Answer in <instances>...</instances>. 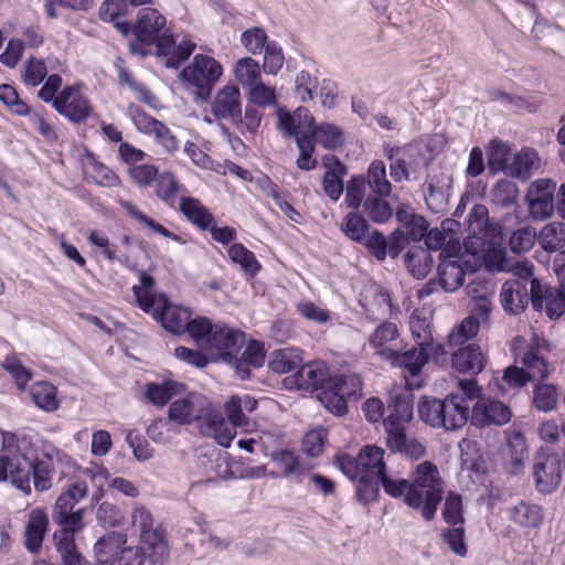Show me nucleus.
Returning a JSON list of instances; mask_svg holds the SVG:
<instances>
[{
	"mask_svg": "<svg viewBox=\"0 0 565 565\" xmlns=\"http://www.w3.org/2000/svg\"><path fill=\"white\" fill-rule=\"evenodd\" d=\"M491 194L495 205L508 209L516 204L519 189L514 182L501 179L493 185Z\"/></svg>",
	"mask_w": 565,
	"mask_h": 565,
	"instance_id": "09e8293b",
	"label": "nucleus"
},
{
	"mask_svg": "<svg viewBox=\"0 0 565 565\" xmlns=\"http://www.w3.org/2000/svg\"><path fill=\"white\" fill-rule=\"evenodd\" d=\"M205 397L201 394L191 393L183 398L171 403L168 411V422L178 425H189L192 422H199L202 417Z\"/></svg>",
	"mask_w": 565,
	"mask_h": 565,
	"instance_id": "aec40b11",
	"label": "nucleus"
},
{
	"mask_svg": "<svg viewBox=\"0 0 565 565\" xmlns=\"http://www.w3.org/2000/svg\"><path fill=\"white\" fill-rule=\"evenodd\" d=\"M311 135L327 150H335L344 143L343 130L333 124L322 122Z\"/></svg>",
	"mask_w": 565,
	"mask_h": 565,
	"instance_id": "a18cd8bd",
	"label": "nucleus"
},
{
	"mask_svg": "<svg viewBox=\"0 0 565 565\" xmlns=\"http://www.w3.org/2000/svg\"><path fill=\"white\" fill-rule=\"evenodd\" d=\"M317 399L333 415L343 416L348 413V402L329 386L317 394Z\"/></svg>",
	"mask_w": 565,
	"mask_h": 565,
	"instance_id": "e2e57ef3",
	"label": "nucleus"
},
{
	"mask_svg": "<svg viewBox=\"0 0 565 565\" xmlns=\"http://www.w3.org/2000/svg\"><path fill=\"white\" fill-rule=\"evenodd\" d=\"M211 111L217 119H231L233 124H242L241 92L237 85L228 84L217 92Z\"/></svg>",
	"mask_w": 565,
	"mask_h": 565,
	"instance_id": "f3484780",
	"label": "nucleus"
},
{
	"mask_svg": "<svg viewBox=\"0 0 565 565\" xmlns=\"http://www.w3.org/2000/svg\"><path fill=\"white\" fill-rule=\"evenodd\" d=\"M234 73L237 81L248 87L260 82L259 63L252 57L239 58L235 64Z\"/></svg>",
	"mask_w": 565,
	"mask_h": 565,
	"instance_id": "603ef678",
	"label": "nucleus"
},
{
	"mask_svg": "<svg viewBox=\"0 0 565 565\" xmlns=\"http://www.w3.org/2000/svg\"><path fill=\"white\" fill-rule=\"evenodd\" d=\"M500 302L508 315L522 313L529 303V290L523 281H505L500 291Z\"/></svg>",
	"mask_w": 565,
	"mask_h": 565,
	"instance_id": "b1692460",
	"label": "nucleus"
},
{
	"mask_svg": "<svg viewBox=\"0 0 565 565\" xmlns=\"http://www.w3.org/2000/svg\"><path fill=\"white\" fill-rule=\"evenodd\" d=\"M451 363L459 373L476 375L484 369L487 360L479 345L468 344L452 354Z\"/></svg>",
	"mask_w": 565,
	"mask_h": 565,
	"instance_id": "393cba45",
	"label": "nucleus"
},
{
	"mask_svg": "<svg viewBox=\"0 0 565 565\" xmlns=\"http://www.w3.org/2000/svg\"><path fill=\"white\" fill-rule=\"evenodd\" d=\"M355 481V499L359 503L367 507L379 501L381 482L376 477L362 473Z\"/></svg>",
	"mask_w": 565,
	"mask_h": 565,
	"instance_id": "37998d69",
	"label": "nucleus"
},
{
	"mask_svg": "<svg viewBox=\"0 0 565 565\" xmlns=\"http://www.w3.org/2000/svg\"><path fill=\"white\" fill-rule=\"evenodd\" d=\"M179 210L189 222L201 231L210 228L215 220L210 210L196 198L181 196Z\"/></svg>",
	"mask_w": 565,
	"mask_h": 565,
	"instance_id": "a878e982",
	"label": "nucleus"
},
{
	"mask_svg": "<svg viewBox=\"0 0 565 565\" xmlns=\"http://www.w3.org/2000/svg\"><path fill=\"white\" fill-rule=\"evenodd\" d=\"M215 324L207 317H196L189 319L184 333L188 332L196 342L204 341L207 343Z\"/></svg>",
	"mask_w": 565,
	"mask_h": 565,
	"instance_id": "69168bd1",
	"label": "nucleus"
},
{
	"mask_svg": "<svg viewBox=\"0 0 565 565\" xmlns=\"http://www.w3.org/2000/svg\"><path fill=\"white\" fill-rule=\"evenodd\" d=\"M62 565H90L78 552L75 539L54 542Z\"/></svg>",
	"mask_w": 565,
	"mask_h": 565,
	"instance_id": "bf43d9fd",
	"label": "nucleus"
},
{
	"mask_svg": "<svg viewBox=\"0 0 565 565\" xmlns=\"http://www.w3.org/2000/svg\"><path fill=\"white\" fill-rule=\"evenodd\" d=\"M446 404L445 417L447 420L451 422V418H456L458 416L461 417L455 426L446 428V430H457L465 426L467 422L470 419L469 415V405L466 403V398L458 393H450L445 398L441 399Z\"/></svg>",
	"mask_w": 565,
	"mask_h": 565,
	"instance_id": "ea45409f",
	"label": "nucleus"
},
{
	"mask_svg": "<svg viewBox=\"0 0 565 565\" xmlns=\"http://www.w3.org/2000/svg\"><path fill=\"white\" fill-rule=\"evenodd\" d=\"M127 536L120 532H110L102 536L94 545L98 565H141V547L127 546Z\"/></svg>",
	"mask_w": 565,
	"mask_h": 565,
	"instance_id": "39448f33",
	"label": "nucleus"
},
{
	"mask_svg": "<svg viewBox=\"0 0 565 565\" xmlns=\"http://www.w3.org/2000/svg\"><path fill=\"white\" fill-rule=\"evenodd\" d=\"M222 72L221 63L214 57L196 54L192 64L179 73V77L196 88L195 98L198 100L207 103Z\"/></svg>",
	"mask_w": 565,
	"mask_h": 565,
	"instance_id": "20e7f679",
	"label": "nucleus"
},
{
	"mask_svg": "<svg viewBox=\"0 0 565 565\" xmlns=\"http://www.w3.org/2000/svg\"><path fill=\"white\" fill-rule=\"evenodd\" d=\"M555 188V182L550 179H540L530 185L525 200L533 218L545 220L553 214Z\"/></svg>",
	"mask_w": 565,
	"mask_h": 565,
	"instance_id": "9d476101",
	"label": "nucleus"
},
{
	"mask_svg": "<svg viewBox=\"0 0 565 565\" xmlns=\"http://www.w3.org/2000/svg\"><path fill=\"white\" fill-rule=\"evenodd\" d=\"M199 423V428L202 435L214 437L217 444L222 447H230L233 440L227 422L220 411L211 407V403L205 399L203 405L202 417Z\"/></svg>",
	"mask_w": 565,
	"mask_h": 565,
	"instance_id": "6ab92c4d",
	"label": "nucleus"
},
{
	"mask_svg": "<svg viewBox=\"0 0 565 565\" xmlns=\"http://www.w3.org/2000/svg\"><path fill=\"white\" fill-rule=\"evenodd\" d=\"M511 519L522 527H539L544 519L543 509L537 504L521 501L511 509Z\"/></svg>",
	"mask_w": 565,
	"mask_h": 565,
	"instance_id": "58836bf2",
	"label": "nucleus"
},
{
	"mask_svg": "<svg viewBox=\"0 0 565 565\" xmlns=\"http://www.w3.org/2000/svg\"><path fill=\"white\" fill-rule=\"evenodd\" d=\"M53 108L75 124L86 120L90 115L88 100L75 86L63 88L53 100Z\"/></svg>",
	"mask_w": 565,
	"mask_h": 565,
	"instance_id": "f8f14e48",
	"label": "nucleus"
},
{
	"mask_svg": "<svg viewBox=\"0 0 565 565\" xmlns=\"http://www.w3.org/2000/svg\"><path fill=\"white\" fill-rule=\"evenodd\" d=\"M413 397V385L406 381L403 390L391 394V403L388 404V407H394V414H391L385 418L384 424L391 419L394 423L399 424H402V422H411L414 415Z\"/></svg>",
	"mask_w": 565,
	"mask_h": 565,
	"instance_id": "bb28decb",
	"label": "nucleus"
},
{
	"mask_svg": "<svg viewBox=\"0 0 565 565\" xmlns=\"http://www.w3.org/2000/svg\"><path fill=\"white\" fill-rule=\"evenodd\" d=\"M244 342V332L224 323H215V328L207 341V347L215 350L217 360L227 364L232 356L237 354Z\"/></svg>",
	"mask_w": 565,
	"mask_h": 565,
	"instance_id": "2eb2a0df",
	"label": "nucleus"
},
{
	"mask_svg": "<svg viewBox=\"0 0 565 565\" xmlns=\"http://www.w3.org/2000/svg\"><path fill=\"white\" fill-rule=\"evenodd\" d=\"M365 177L362 174L353 175L347 184L345 203L352 211H358L365 200Z\"/></svg>",
	"mask_w": 565,
	"mask_h": 565,
	"instance_id": "6e6d98bb",
	"label": "nucleus"
},
{
	"mask_svg": "<svg viewBox=\"0 0 565 565\" xmlns=\"http://www.w3.org/2000/svg\"><path fill=\"white\" fill-rule=\"evenodd\" d=\"M152 183H156L157 196L170 205H172L180 191H185L184 185L180 184L171 172H161L159 168L153 164H143V186H148Z\"/></svg>",
	"mask_w": 565,
	"mask_h": 565,
	"instance_id": "dca6fc26",
	"label": "nucleus"
},
{
	"mask_svg": "<svg viewBox=\"0 0 565 565\" xmlns=\"http://www.w3.org/2000/svg\"><path fill=\"white\" fill-rule=\"evenodd\" d=\"M228 256L234 263L239 264L250 277H255L262 268L254 253L241 243H235L230 247Z\"/></svg>",
	"mask_w": 565,
	"mask_h": 565,
	"instance_id": "8fccbe9b",
	"label": "nucleus"
},
{
	"mask_svg": "<svg viewBox=\"0 0 565 565\" xmlns=\"http://www.w3.org/2000/svg\"><path fill=\"white\" fill-rule=\"evenodd\" d=\"M185 388V384L173 380H166L162 383L150 382L146 386L143 397L156 406H164L174 396L181 395Z\"/></svg>",
	"mask_w": 565,
	"mask_h": 565,
	"instance_id": "c85d7f7f",
	"label": "nucleus"
},
{
	"mask_svg": "<svg viewBox=\"0 0 565 565\" xmlns=\"http://www.w3.org/2000/svg\"><path fill=\"white\" fill-rule=\"evenodd\" d=\"M128 2L132 7L141 6V0H105L99 7V18L105 22H113L127 13Z\"/></svg>",
	"mask_w": 565,
	"mask_h": 565,
	"instance_id": "13d9d810",
	"label": "nucleus"
},
{
	"mask_svg": "<svg viewBox=\"0 0 565 565\" xmlns=\"http://www.w3.org/2000/svg\"><path fill=\"white\" fill-rule=\"evenodd\" d=\"M507 467L512 475L519 473L529 458V447L526 439L520 430H513L508 434L507 439Z\"/></svg>",
	"mask_w": 565,
	"mask_h": 565,
	"instance_id": "cd10ccee",
	"label": "nucleus"
},
{
	"mask_svg": "<svg viewBox=\"0 0 565 565\" xmlns=\"http://www.w3.org/2000/svg\"><path fill=\"white\" fill-rule=\"evenodd\" d=\"M536 233L531 227H521L513 232L510 237V249L514 254H522L530 250L535 243Z\"/></svg>",
	"mask_w": 565,
	"mask_h": 565,
	"instance_id": "774afa93",
	"label": "nucleus"
},
{
	"mask_svg": "<svg viewBox=\"0 0 565 565\" xmlns=\"http://www.w3.org/2000/svg\"><path fill=\"white\" fill-rule=\"evenodd\" d=\"M511 418L512 411L507 404L498 399L479 398L472 407L470 423L478 428H483L491 425L503 426Z\"/></svg>",
	"mask_w": 565,
	"mask_h": 565,
	"instance_id": "ddd939ff",
	"label": "nucleus"
},
{
	"mask_svg": "<svg viewBox=\"0 0 565 565\" xmlns=\"http://www.w3.org/2000/svg\"><path fill=\"white\" fill-rule=\"evenodd\" d=\"M479 328V319L475 316H468L457 326L456 331L449 334V342L455 344L463 343L473 338L478 333Z\"/></svg>",
	"mask_w": 565,
	"mask_h": 565,
	"instance_id": "338daca9",
	"label": "nucleus"
},
{
	"mask_svg": "<svg viewBox=\"0 0 565 565\" xmlns=\"http://www.w3.org/2000/svg\"><path fill=\"white\" fill-rule=\"evenodd\" d=\"M143 135L153 137L154 141L162 146L167 152L178 149V140L170 129L156 118L143 113Z\"/></svg>",
	"mask_w": 565,
	"mask_h": 565,
	"instance_id": "f704fd0d",
	"label": "nucleus"
},
{
	"mask_svg": "<svg viewBox=\"0 0 565 565\" xmlns=\"http://www.w3.org/2000/svg\"><path fill=\"white\" fill-rule=\"evenodd\" d=\"M386 196L367 195L363 202V211L376 224H385L393 217V207L385 200Z\"/></svg>",
	"mask_w": 565,
	"mask_h": 565,
	"instance_id": "a19ab883",
	"label": "nucleus"
},
{
	"mask_svg": "<svg viewBox=\"0 0 565 565\" xmlns=\"http://www.w3.org/2000/svg\"><path fill=\"white\" fill-rule=\"evenodd\" d=\"M49 524L50 520L44 510L36 508L29 512L23 532V544L29 553H40Z\"/></svg>",
	"mask_w": 565,
	"mask_h": 565,
	"instance_id": "412c9836",
	"label": "nucleus"
},
{
	"mask_svg": "<svg viewBox=\"0 0 565 565\" xmlns=\"http://www.w3.org/2000/svg\"><path fill=\"white\" fill-rule=\"evenodd\" d=\"M358 458L362 473L371 475L379 479L387 471L384 461V450L376 445L363 446L358 454Z\"/></svg>",
	"mask_w": 565,
	"mask_h": 565,
	"instance_id": "7c9ffc66",
	"label": "nucleus"
},
{
	"mask_svg": "<svg viewBox=\"0 0 565 565\" xmlns=\"http://www.w3.org/2000/svg\"><path fill=\"white\" fill-rule=\"evenodd\" d=\"M533 478L540 493L554 492L562 481V463L558 455L537 452L534 457Z\"/></svg>",
	"mask_w": 565,
	"mask_h": 565,
	"instance_id": "1a4fd4ad",
	"label": "nucleus"
},
{
	"mask_svg": "<svg viewBox=\"0 0 565 565\" xmlns=\"http://www.w3.org/2000/svg\"><path fill=\"white\" fill-rule=\"evenodd\" d=\"M386 445L394 454H402L409 460H419L426 455V447L416 438H408L405 427L392 419L385 423Z\"/></svg>",
	"mask_w": 565,
	"mask_h": 565,
	"instance_id": "4468645a",
	"label": "nucleus"
},
{
	"mask_svg": "<svg viewBox=\"0 0 565 565\" xmlns=\"http://www.w3.org/2000/svg\"><path fill=\"white\" fill-rule=\"evenodd\" d=\"M87 493L86 481L75 480L58 495L52 509V520L60 526L53 534L54 542L74 539L84 529V509L74 508Z\"/></svg>",
	"mask_w": 565,
	"mask_h": 565,
	"instance_id": "7ed1b4c3",
	"label": "nucleus"
},
{
	"mask_svg": "<svg viewBox=\"0 0 565 565\" xmlns=\"http://www.w3.org/2000/svg\"><path fill=\"white\" fill-rule=\"evenodd\" d=\"M166 17L153 8H143V46L154 44L157 55H167L175 44V35L166 28Z\"/></svg>",
	"mask_w": 565,
	"mask_h": 565,
	"instance_id": "0eeeda50",
	"label": "nucleus"
},
{
	"mask_svg": "<svg viewBox=\"0 0 565 565\" xmlns=\"http://www.w3.org/2000/svg\"><path fill=\"white\" fill-rule=\"evenodd\" d=\"M266 360V351L264 344L258 340H249L238 358L237 354L232 356L227 362L234 369L235 376L241 381L252 377V371L260 369Z\"/></svg>",
	"mask_w": 565,
	"mask_h": 565,
	"instance_id": "a211bd4d",
	"label": "nucleus"
},
{
	"mask_svg": "<svg viewBox=\"0 0 565 565\" xmlns=\"http://www.w3.org/2000/svg\"><path fill=\"white\" fill-rule=\"evenodd\" d=\"M369 220L358 211L349 212L342 220L340 230L352 242L361 244L370 233Z\"/></svg>",
	"mask_w": 565,
	"mask_h": 565,
	"instance_id": "e433bc0d",
	"label": "nucleus"
},
{
	"mask_svg": "<svg viewBox=\"0 0 565 565\" xmlns=\"http://www.w3.org/2000/svg\"><path fill=\"white\" fill-rule=\"evenodd\" d=\"M441 515L444 521L451 526L465 522L461 494L454 491L447 494Z\"/></svg>",
	"mask_w": 565,
	"mask_h": 565,
	"instance_id": "864d4df0",
	"label": "nucleus"
},
{
	"mask_svg": "<svg viewBox=\"0 0 565 565\" xmlns=\"http://www.w3.org/2000/svg\"><path fill=\"white\" fill-rule=\"evenodd\" d=\"M412 489L406 493L404 502L407 507L420 510L426 521H431L443 501L444 489L437 466L431 461L419 463L411 481Z\"/></svg>",
	"mask_w": 565,
	"mask_h": 565,
	"instance_id": "f03ea898",
	"label": "nucleus"
},
{
	"mask_svg": "<svg viewBox=\"0 0 565 565\" xmlns=\"http://www.w3.org/2000/svg\"><path fill=\"white\" fill-rule=\"evenodd\" d=\"M537 161V152L534 149L523 148L513 157L505 175L527 181L532 177L533 170L539 168Z\"/></svg>",
	"mask_w": 565,
	"mask_h": 565,
	"instance_id": "c756f323",
	"label": "nucleus"
},
{
	"mask_svg": "<svg viewBox=\"0 0 565 565\" xmlns=\"http://www.w3.org/2000/svg\"><path fill=\"white\" fill-rule=\"evenodd\" d=\"M540 244L546 252H556L565 245V223L546 224L540 233Z\"/></svg>",
	"mask_w": 565,
	"mask_h": 565,
	"instance_id": "49530a36",
	"label": "nucleus"
},
{
	"mask_svg": "<svg viewBox=\"0 0 565 565\" xmlns=\"http://www.w3.org/2000/svg\"><path fill=\"white\" fill-rule=\"evenodd\" d=\"M446 407L441 398L424 395L418 401L417 412L420 420L425 424L433 428H444L446 430V428L455 426L459 419L461 420L460 416L457 419L451 418V422L447 420L445 417Z\"/></svg>",
	"mask_w": 565,
	"mask_h": 565,
	"instance_id": "4be33fe9",
	"label": "nucleus"
},
{
	"mask_svg": "<svg viewBox=\"0 0 565 565\" xmlns=\"http://www.w3.org/2000/svg\"><path fill=\"white\" fill-rule=\"evenodd\" d=\"M463 443L466 444L465 448L460 445L461 469L470 471L478 477L484 476L488 471L487 462L478 447V444L466 439H463Z\"/></svg>",
	"mask_w": 565,
	"mask_h": 565,
	"instance_id": "4c0bfd02",
	"label": "nucleus"
},
{
	"mask_svg": "<svg viewBox=\"0 0 565 565\" xmlns=\"http://www.w3.org/2000/svg\"><path fill=\"white\" fill-rule=\"evenodd\" d=\"M365 183L377 195L388 196L391 194L392 184L386 178V167L382 160H374L369 166Z\"/></svg>",
	"mask_w": 565,
	"mask_h": 565,
	"instance_id": "79ce46f5",
	"label": "nucleus"
},
{
	"mask_svg": "<svg viewBox=\"0 0 565 565\" xmlns=\"http://www.w3.org/2000/svg\"><path fill=\"white\" fill-rule=\"evenodd\" d=\"M284 54L276 41H270L264 49L263 70L267 74L276 75L284 65Z\"/></svg>",
	"mask_w": 565,
	"mask_h": 565,
	"instance_id": "680f3d73",
	"label": "nucleus"
},
{
	"mask_svg": "<svg viewBox=\"0 0 565 565\" xmlns=\"http://www.w3.org/2000/svg\"><path fill=\"white\" fill-rule=\"evenodd\" d=\"M2 447L0 450V482L10 481L24 493L31 492V476L34 488L45 491L51 488V467L44 460L33 461L29 457L32 438L26 433H13L0 429Z\"/></svg>",
	"mask_w": 565,
	"mask_h": 565,
	"instance_id": "f257e3e1",
	"label": "nucleus"
},
{
	"mask_svg": "<svg viewBox=\"0 0 565 565\" xmlns=\"http://www.w3.org/2000/svg\"><path fill=\"white\" fill-rule=\"evenodd\" d=\"M147 313L151 315L164 330L178 335L184 333L188 320L192 316L189 308L172 303L168 296L161 298Z\"/></svg>",
	"mask_w": 565,
	"mask_h": 565,
	"instance_id": "9b49d317",
	"label": "nucleus"
},
{
	"mask_svg": "<svg viewBox=\"0 0 565 565\" xmlns=\"http://www.w3.org/2000/svg\"><path fill=\"white\" fill-rule=\"evenodd\" d=\"M404 352L386 349L382 354L391 362L393 366L403 367L408 371L409 375L415 377L420 374L425 364L429 361V354L425 347L418 345Z\"/></svg>",
	"mask_w": 565,
	"mask_h": 565,
	"instance_id": "5701e85b",
	"label": "nucleus"
},
{
	"mask_svg": "<svg viewBox=\"0 0 565 565\" xmlns=\"http://www.w3.org/2000/svg\"><path fill=\"white\" fill-rule=\"evenodd\" d=\"M406 268L416 279L425 278L430 271L434 259L423 246H413L404 255Z\"/></svg>",
	"mask_w": 565,
	"mask_h": 565,
	"instance_id": "72a5a7b5",
	"label": "nucleus"
},
{
	"mask_svg": "<svg viewBox=\"0 0 565 565\" xmlns=\"http://www.w3.org/2000/svg\"><path fill=\"white\" fill-rule=\"evenodd\" d=\"M331 375L323 361H313L301 364L298 370L284 379L282 383L288 391H322L328 386Z\"/></svg>",
	"mask_w": 565,
	"mask_h": 565,
	"instance_id": "6e6552de",
	"label": "nucleus"
},
{
	"mask_svg": "<svg viewBox=\"0 0 565 565\" xmlns=\"http://www.w3.org/2000/svg\"><path fill=\"white\" fill-rule=\"evenodd\" d=\"M328 386L348 402L361 388V381L356 375L340 374L331 376Z\"/></svg>",
	"mask_w": 565,
	"mask_h": 565,
	"instance_id": "5fc2aeb1",
	"label": "nucleus"
},
{
	"mask_svg": "<svg viewBox=\"0 0 565 565\" xmlns=\"http://www.w3.org/2000/svg\"><path fill=\"white\" fill-rule=\"evenodd\" d=\"M196 44L191 40H183L180 44L170 50V53L167 55H162L166 57L164 65L168 68H179L181 64H183L195 50Z\"/></svg>",
	"mask_w": 565,
	"mask_h": 565,
	"instance_id": "0e129e2a",
	"label": "nucleus"
},
{
	"mask_svg": "<svg viewBox=\"0 0 565 565\" xmlns=\"http://www.w3.org/2000/svg\"><path fill=\"white\" fill-rule=\"evenodd\" d=\"M295 140L299 149V157L296 161L297 167L302 171L313 170L318 164L317 159L312 158L316 150L315 136L311 134H302Z\"/></svg>",
	"mask_w": 565,
	"mask_h": 565,
	"instance_id": "3c124183",
	"label": "nucleus"
},
{
	"mask_svg": "<svg viewBox=\"0 0 565 565\" xmlns=\"http://www.w3.org/2000/svg\"><path fill=\"white\" fill-rule=\"evenodd\" d=\"M302 364L300 350L294 348H285L275 350L270 353L268 367L277 374L297 371Z\"/></svg>",
	"mask_w": 565,
	"mask_h": 565,
	"instance_id": "473e14b6",
	"label": "nucleus"
},
{
	"mask_svg": "<svg viewBox=\"0 0 565 565\" xmlns=\"http://www.w3.org/2000/svg\"><path fill=\"white\" fill-rule=\"evenodd\" d=\"M170 553L166 527L162 524L153 526L151 513L143 509V563L147 561L150 565H163Z\"/></svg>",
	"mask_w": 565,
	"mask_h": 565,
	"instance_id": "423d86ee",
	"label": "nucleus"
},
{
	"mask_svg": "<svg viewBox=\"0 0 565 565\" xmlns=\"http://www.w3.org/2000/svg\"><path fill=\"white\" fill-rule=\"evenodd\" d=\"M533 405L540 412H551L558 402V387L554 384L537 383L533 387Z\"/></svg>",
	"mask_w": 565,
	"mask_h": 565,
	"instance_id": "c03bdc74",
	"label": "nucleus"
},
{
	"mask_svg": "<svg viewBox=\"0 0 565 565\" xmlns=\"http://www.w3.org/2000/svg\"><path fill=\"white\" fill-rule=\"evenodd\" d=\"M31 397L35 405L46 412L58 407L56 387L49 382H38L31 387Z\"/></svg>",
	"mask_w": 565,
	"mask_h": 565,
	"instance_id": "de8ad7c7",
	"label": "nucleus"
},
{
	"mask_svg": "<svg viewBox=\"0 0 565 565\" xmlns=\"http://www.w3.org/2000/svg\"><path fill=\"white\" fill-rule=\"evenodd\" d=\"M119 154L122 161L128 166L130 178L136 182V184L141 185V166H137L141 160V150L136 149L128 142H121L119 147Z\"/></svg>",
	"mask_w": 565,
	"mask_h": 565,
	"instance_id": "4d7b16f0",
	"label": "nucleus"
},
{
	"mask_svg": "<svg viewBox=\"0 0 565 565\" xmlns=\"http://www.w3.org/2000/svg\"><path fill=\"white\" fill-rule=\"evenodd\" d=\"M241 42L249 53L259 54L270 41L263 28L254 26L242 33Z\"/></svg>",
	"mask_w": 565,
	"mask_h": 565,
	"instance_id": "052dcab7",
	"label": "nucleus"
},
{
	"mask_svg": "<svg viewBox=\"0 0 565 565\" xmlns=\"http://www.w3.org/2000/svg\"><path fill=\"white\" fill-rule=\"evenodd\" d=\"M437 270L439 285L446 291H455L465 284V271L458 260L441 259Z\"/></svg>",
	"mask_w": 565,
	"mask_h": 565,
	"instance_id": "c9c22d12",
	"label": "nucleus"
},
{
	"mask_svg": "<svg viewBox=\"0 0 565 565\" xmlns=\"http://www.w3.org/2000/svg\"><path fill=\"white\" fill-rule=\"evenodd\" d=\"M486 153L489 173L491 175H495L499 172H503L505 174L510 164L509 160L511 158L510 146L502 140L492 139L486 148Z\"/></svg>",
	"mask_w": 565,
	"mask_h": 565,
	"instance_id": "2f4dec72",
	"label": "nucleus"
}]
</instances>
